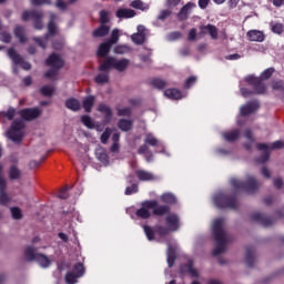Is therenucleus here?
<instances>
[{"instance_id": "obj_11", "label": "nucleus", "mask_w": 284, "mask_h": 284, "mask_svg": "<svg viewBox=\"0 0 284 284\" xmlns=\"http://www.w3.org/2000/svg\"><path fill=\"white\" fill-rule=\"evenodd\" d=\"M8 57L13 61L16 65H21L22 70H32V64L30 62L24 61L23 57L14 50V48L8 49Z\"/></svg>"}, {"instance_id": "obj_28", "label": "nucleus", "mask_w": 284, "mask_h": 284, "mask_svg": "<svg viewBox=\"0 0 284 284\" xmlns=\"http://www.w3.org/2000/svg\"><path fill=\"white\" fill-rule=\"evenodd\" d=\"M118 128L121 132H130L134 128V121L128 119H120L118 121Z\"/></svg>"}, {"instance_id": "obj_26", "label": "nucleus", "mask_w": 284, "mask_h": 284, "mask_svg": "<svg viewBox=\"0 0 284 284\" xmlns=\"http://www.w3.org/2000/svg\"><path fill=\"white\" fill-rule=\"evenodd\" d=\"M248 41H257L258 43H263L265 41V33L258 30H251L247 32Z\"/></svg>"}, {"instance_id": "obj_44", "label": "nucleus", "mask_w": 284, "mask_h": 284, "mask_svg": "<svg viewBox=\"0 0 284 284\" xmlns=\"http://www.w3.org/2000/svg\"><path fill=\"white\" fill-rule=\"evenodd\" d=\"M272 90L276 92H282L284 94V81L283 80H275L271 84Z\"/></svg>"}, {"instance_id": "obj_13", "label": "nucleus", "mask_w": 284, "mask_h": 284, "mask_svg": "<svg viewBox=\"0 0 284 284\" xmlns=\"http://www.w3.org/2000/svg\"><path fill=\"white\" fill-rule=\"evenodd\" d=\"M258 108H261V104L257 100L248 101L240 108V114L241 116H250L251 114H254Z\"/></svg>"}, {"instance_id": "obj_39", "label": "nucleus", "mask_w": 284, "mask_h": 284, "mask_svg": "<svg viewBox=\"0 0 284 284\" xmlns=\"http://www.w3.org/2000/svg\"><path fill=\"white\" fill-rule=\"evenodd\" d=\"M162 203H165L164 205H174L176 203V195L172 193H164L161 195Z\"/></svg>"}, {"instance_id": "obj_45", "label": "nucleus", "mask_w": 284, "mask_h": 284, "mask_svg": "<svg viewBox=\"0 0 284 284\" xmlns=\"http://www.w3.org/2000/svg\"><path fill=\"white\" fill-rule=\"evenodd\" d=\"M144 143H146V145H151L152 148H156L159 145V140L154 138L152 133H149L144 139Z\"/></svg>"}, {"instance_id": "obj_23", "label": "nucleus", "mask_w": 284, "mask_h": 284, "mask_svg": "<svg viewBox=\"0 0 284 284\" xmlns=\"http://www.w3.org/2000/svg\"><path fill=\"white\" fill-rule=\"evenodd\" d=\"M110 50H112V45L108 41H105L99 45L97 54L105 61L108 58H110Z\"/></svg>"}, {"instance_id": "obj_21", "label": "nucleus", "mask_w": 284, "mask_h": 284, "mask_svg": "<svg viewBox=\"0 0 284 284\" xmlns=\"http://www.w3.org/2000/svg\"><path fill=\"white\" fill-rule=\"evenodd\" d=\"M192 8H194L193 2H187L185 6H183L178 13L179 21H186L192 12Z\"/></svg>"}, {"instance_id": "obj_25", "label": "nucleus", "mask_w": 284, "mask_h": 284, "mask_svg": "<svg viewBox=\"0 0 284 284\" xmlns=\"http://www.w3.org/2000/svg\"><path fill=\"white\" fill-rule=\"evenodd\" d=\"M115 17H118V19H133V17H136V11L133 9L120 8L116 10Z\"/></svg>"}, {"instance_id": "obj_63", "label": "nucleus", "mask_w": 284, "mask_h": 284, "mask_svg": "<svg viewBox=\"0 0 284 284\" xmlns=\"http://www.w3.org/2000/svg\"><path fill=\"white\" fill-rule=\"evenodd\" d=\"M194 83H196V77L191 75L190 78L186 79L185 83H184V88L185 90H190V88L192 85H194Z\"/></svg>"}, {"instance_id": "obj_24", "label": "nucleus", "mask_w": 284, "mask_h": 284, "mask_svg": "<svg viewBox=\"0 0 284 284\" xmlns=\"http://www.w3.org/2000/svg\"><path fill=\"white\" fill-rule=\"evenodd\" d=\"M98 112L104 114V123H110L112 121V109L108 104L100 103L98 105Z\"/></svg>"}, {"instance_id": "obj_64", "label": "nucleus", "mask_w": 284, "mask_h": 284, "mask_svg": "<svg viewBox=\"0 0 284 284\" xmlns=\"http://www.w3.org/2000/svg\"><path fill=\"white\" fill-rule=\"evenodd\" d=\"M57 74H59V70L54 69V68H51L50 70H48L45 73H44V77L47 79H54V77H57Z\"/></svg>"}, {"instance_id": "obj_16", "label": "nucleus", "mask_w": 284, "mask_h": 284, "mask_svg": "<svg viewBox=\"0 0 284 284\" xmlns=\"http://www.w3.org/2000/svg\"><path fill=\"white\" fill-rule=\"evenodd\" d=\"M126 183H129L130 186H126L124 191L125 196H132V194H136L139 192V183H136L134 174H129L126 176Z\"/></svg>"}, {"instance_id": "obj_50", "label": "nucleus", "mask_w": 284, "mask_h": 284, "mask_svg": "<svg viewBox=\"0 0 284 284\" xmlns=\"http://www.w3.org/2000/svg\"><path fill=\"white\" fill-rule=\"evenodd\" d=\"M10 210L12 219H14L16 221H21V219H23V213L21 212V209L13 206Z\"/></svg>"}, {"instance_id": "obj_20", "label": "nucleus", "mask_w": 284, "mask_h": 284, "mask_svg": "<svg viewBox=\"0 0 284 284\" xmlns=\"http://www.w3.org/2000/svg\"><path fill=\"white\" fill-rule=\"evenodd\" d=\"M200 34H210L214 40L219 39V29L214 24H206L200 27Z\"/></svg>"}, {"instance_id": "obj_33", "label": "nucleus", "mask_w": 284, "mask_h": 284, "mask_svg": "<svg viewBox=\"0 0 284 284\" xmlns=\"http://www.w3.org/2000/svg\"><path fill=\"white\" fill-rule=\"evenodd\" d=\"M95 156L98 161H101L103 165H108L110 163V158L108 156V151L105 149L100 148L95 150Z\"/></svg>"}, {"instance_id": "obj_36", "label": "nucleus", "mask_w": 284, "mask_h": 284, "mask_svg": "<svg viewBox=\"0 0 284 284\" xmlns=\"http://www.w3.org/2000/svg\"><path fill=\"white\" fill-rule=\"evenodd\" d=\"M94 101H97V98L94 95H88L82 101V108L85 112H92V108H94Z\"/></svg>"}, {"instance_id": "obj_49", "label": "nucleus", "mask_w": 284, "mask_h": 284, "mask_svg": "<svg viewBox=\"0 0 284 284\" xmlns=\"http://www.w3.org/2000/svg\"><path fill=\"white\" fill-rule=\"evenodd\" d=\"M118 116H132V108L125 106L123 109L116 108Z\"/></svg>"}, {"instance_id": "obj_40", "label": "nucleus", "mask_w": 284, "mask_h": 284, "mask_svg": "<svg viewBox=\"0 0 284 284\" xmlns=\"http://www.w3.org/2000/svg\"><path fill=\"white\" fill-rule=\"evenodd\" d=\"M81 123H83V125H85V128H88L89 130H94V128H97L94 125V120H92L90 115H82Z\"/></svg>"}, {"instance_id": "obj_22", "label": "nucleus", "mask_w": 284, "mask_h": 284, "mask_svg": "<svg viewBox=\"0 0 284 284\" xmlns=\"http://www.w3.org/2000/svg\"><path fill=\"white\" fill-rule=\"evenodd\" d=\"M13 34L19 43H28V37H26V27L17 24L13 29Z\"/></svg>"}, {"instance_id": "obj_14", "label": "nucleus", "mask_w": 284, "mask_h": 284, "mask_svg": "<svg viewBox=\"0 0 284 284\" xmlns=\"http://www.w3.org/2000/svg\"><path fill=\"white\" fill-rule=\"evenodd\" d=\"M180 274H189L191 278H199V271L194 268V261L189 260L185 264H181Z\"/></svg>"}, {"instance_id": "obj_5", "label": "nucleus", "mask_w": 284, "mask_h": 284, "mask_svg": "<svg viewBox=\"0 0 284 284\" xmlns=\"http://www.w3.org/2000/svg\"><path fill=\"white\" fill-rule=\"evenodd\" d=\"M213 203L219 210H239L240 205L236 195H227L225 193L214 195Z\"/></svg>"}, {"instance_id": "obj_51", "label": "nucleus", "mask_w": 284, "mask_h": 284, "mask_svg": "<svg viewBox=\"0 0 284 284\" xmlns=\"http://www.w3.org/2000/svg\"><path fill=\"white\" fill-rule=\"evenodd\" d=\"M40 94H42V97H52L54 94V88L44 85L40 89Z\"/></svg>"}, {"instance_id": "obj_42", "label": "nucleus", "mask_w": 284, "mask_h": 284, "mask_svg": "<svg viewBox=\"0 0 284 284\" xmlns=\"http://www.w3.org/2000/svg\"><path fill=\"white\" fill-rule=\"evenodd\" d=\"M131 41H133L135 45H143L145 43V36L141 33H133L131 36Z\"/></svg>"}, {"instance_id": "obj_56", "label": "nucleus", "mask_w": 284, "mask_h": 284, "mask_svg": "<svg viewBox=\"0 0 284 284\" xmlns=\"http://www.w3.org/2000/svg\"><path fill=\"white\" fill-rule=\"evenodd\" d=\"M111 45H115V43H119V29H114L111 32V37L109 40H106Z\"/></svg>"}, {"instance_id": "obj_60", "label": "nucleus", "mask_w": 284, "mask_h": 284, "mask_svg": "<svg viewBox=\"0 0 284 284\" xmlns=\"http://www.w3.org/2000/svg\"><path fill=\"white\" fill-rule=\"evenodd\" d=\"M272 32L274 34H283L284 33V27L283 23H275L272 26Z\"/></svg>"}, {"instance_id": "obj_52", "label": "nucleus", "mask_w": 284, "mask_h": 284, "mask_svg": "<svg viewBox=\"0 0 284 284\" xmlns=\"http://www.w3.org/2000/svg\"><path fill=\"white\" fill-rule=\"evenodd\" d=\"M274 72H276V69L274 68H268L266 70H264L261 75H260V79L262 81H267V79H270L272 77V74H274Z\"/></svg>"}, {"instance_id": "obj_59", "label": "nucleus", "mask_w": 284, "mask_h": 284, "mask_svg": "<svg viewBox=\"0 0 284 284\" xmlns=\"http://www.w3.org/2000/svg\"><path fill=\"white\" fill-rule=\"evenodd\" d=\"M8 203H10L8 193H6V190H0V205H8Z\"/></svg>"}, {"instance_id": "obj_9", "label": "nucleus", "mask_w": 284, "mask_h": 284, "mask_svg": "<svg viewBox=\"0 0 284 284\" xmlns=\"http://www.w3.org/2000/svg\"><path fill=\"white\" fill-rule=\"evenodd\" d=\"M21 19L24 23L32 19L34 30H43V11L36 9L24 10L21 14Z\"/></svg>"}, {"instance_id": "obj_4", "label": "nucleus", "mask_w": 284, "mask_h": 284, "mask_svg": "<svg viewBox=\"0 0 284 284\" xmlns=\"http://www.w3.org/2000/svg\"><path fill=\"white\" fill-rule=\"evenodd\" d=\"M256 148L260 152H262V154L255 158V163L258 165H265V163L270 161V150H283L284 141L277 140L272 142L270 145L266 143H257Z\"/></svg>"}, {"instance_id": "obj_10", "label": "nucleus", "mask_w": 284, "mask_h": 284, "mask_svg": "<svg viewBox=\"0 0 284 284\" xmlns=\"http://www.w3.org/2000/svg\"><path fill=\"white\" fill-rule=\"evenodd\" d=\"M18 114L20 115V118L22 119V121H34V119H39V116H41L42 111L39 108H27V109H21L20 111H18Z\"/></svg>"}, {"instance_id": "obj_18", "label": "nucleus", "mask_w": 284, "mask_h": 284, "mask_svg": "<svg viewBox=\"0 0 284 284\" xmlns=\"http://www.w3.org/2000/svg\"><path fill=\"white\" fill-rule=\"evenodd\" d=\"M179 215L174 213L170 214V212L166 214L165 223L171 232H176L179 230Z\"/></svg>"}, {"instance_id": "obj_17", "label": "nucleus", "mask_w": 284, "mask_h": 284, "mask_svg": "<svg viewBox=\"0 0 284 284\" xmlns=\"http://www.w3.org/2000/svg\"><path fill=\"white\" fill-rule=\"evenodd\" d=\"M251 220L255 223H260V225H263V227H270V225H274L273 219L265 216L261 213L251 214Z\"/></svg>"}, {"instance_id": "obj_46", "label": "nucleus", "mask_w": 284, "mask_h": 284, "mask_svg": "<svg viewBox=\"0 0 284 284\" xmlns=\"http://www.w3.org/2000/svg\"><path fill=\"white\" fill-rule=\"evenodd\" d=\"M143 230H144V233H145V236H146L148 241H154V236L156 234L155 229H152L151 226L144 225Z\"/></svg>"}, {"instance_id": "obj_58", "label": "nucleus", "mask_w": 284, "mask_h": 284, "mask_svg": "<svg viewBox=\"0 0 284 284\" xmlns=\"http://www.w3.org/2000/svg\"><path fill=\"white\" fill-rule=\"evenodd\" d=\"M182 37L183 34L181 33V31H173L166 36V39L169 41H179V39H181Z\"/></svg>"}, {"instance_id": "obj_1", "label": "nucleus", "mask_w": 284, "mask_h": 284, "mask_svg": "<svg viewBox=\"0 0 284 284\" xmlns=\"http://www.w3.org/2000/svg\"><path fill=\"white\" fill-rule=\"evenodd\" d=\"M130 65V60L121 59L118 60L114 57L106 58L102 63H100L98 70L101 73L94 78L98 85H104V83H110V71L116 70L118 72H125Z\"/></svg>"}, {"instance_id": "obj_34", "label": "nucleus", "mask_w": 284, "mask_h": 284, "mask_svg": "<svg viewBox=\"0 0 284 284\" xmlns=\"http://www.w3.org/2000/svg\"><path fill=\"white\" fill-rule=\"evenodd\" d=\"M40 253H37V248L33 246H28L24 251V258L29 263H32V261H37V256H39Z\"/></svg>"}, {"instance_id": "obj_57", "label": "nucleus", "mask_w": 284, "mask_h": 284, "mask_svg": "<svg viewBox=\"0 0 284 284\" xmlns=\"http://www.w3.org/2000/svg\"><path fill=\"white\" fill-rule=\"evenodd\" d=\"M0 41H2V43H10L12 41V34L8 31L0 32Z\"/></svg>"}, {"instance_id": "obj_35", "label": "nucleus", "mask_w": 284, "mask_h": 284, "mask_svg": "<svg viewBox=\"0 0 284 284\" xmlns=\"http://www.w3.org/2000/svg\"><path fill=\"white\" fill-rule=\"evenodd\" d=\"M166 261L169 267H174V263L176 262V251L170 244L166 251Z\"/></svg>"}, {"instance_id": "obj_37", "label": "nucleus", "mask_w": 284, "mask_h": 284, "mask_svg": "<svg viewBox=\"0 0 284 284\" xmlns=\"http://www.w3.org/2000/svg\"><path fill=\"white\" fill-rule=\"evenodd\" d=\"M135 175L139 181H154V174L145 170H136Z\"/></svg>"}, {"instance_id": "obj_62", "label": "nucleus", "mask_w": 284, "mask_h": 284, "mask_svg": "<svg viewBox=\"0 0 284 284\" xmlns=\"http://www.w3.org/2000/svg\"><path fill=\"white\" fill-rule=\"evenodd\" d=\"M170 14H172V11L165 9L160 11L159 16H158V21H165V19H168V17H170Z\"/></svg>"}, {"instance_id": "obj_8", "label": "nucleus", "mask_w": 284, "mask_h": 284, "mask_svg": "<svg viewBox=\"0 0 284 284\" xmlns=\"http://www.w3.org/2000/svg\"><path fill=\"white\" fill-rule=\"evenodd\" d=\"M26 120L16 119L11 123L10 130L7 131V136L13 143H21L23 141V134H21V130H26Z\"/></svg>"}, {"instance_id": "obj_7", "label": "nucleus", "mask_w": 284, "mask_h": 284, "mask_svg": "<svg viewBox=\"0 0 284 284\" xmlns=\"http://www.w3.org/2000/svg\"><path fill=\"white\" fill-rule=\"evenodd\" d=\"M57 19V16L54 13H51L50 21L47 26L48 33L44 34L43 38L33 37L34 43L39 45V48H42V50H45L48 48V41H50V37H54L57 34V22L54 20Z\"/></svg>"}, {"instance_id": "obj_27", "label": "nucleus", "mask_w": 284, "mask_h": 284, "mask_svg": "<svg viewBox=\"0 0 284 284\" xmlns=\"http://www.w3.org/2000/svg\"><path fill=\"white\" fill-rule=\"evenodd\" d=\"M65 108L71 112H79L81 110V102L75 98H69L65 101Z\"/></svg>"}, {"instance_id": "obj_38", "label": "nucleus", "mask_w": 284, "mask_h": 284, "mask_svg": "<svg viewBox=\"0 0 284 284\" xmlns=\"http://www.w3.org/2000/svg\"><path fill=\"white\" fill-rule=\"evenodd\" d=\"M10 181H19L21 179V170L18 165L12 164L9 169Z\"/></svg>"}, {"instance_id": "obj_54", "label": "nucleus", "mask_w": 284, "mask_h": 284, "mask_svg": "<svg viewBox=\"0 0 284 284\" xmlns=\"http://www.w3.org/2000/svg\"><path fill=\"white\" fill-rule=\"evenodd\" d=\"M170 229L162 226V225H156L155 226V234H159V236H168L170 234Z\"/></svg>"}, {"instance_id": "obj_12", "label": "nucleus", "mask_w": 284, "mask_h": 284, "mask_svg": "<svg viewBox=\"0 0 284 284\" xmlns=\"http://www.w3.org/2000/svg\"><path fill=\"white\" fill-rule=\"evenodd\" d=\"M245 81L248 83V85L253 87V92L255 94H265L267 87L265 85V82H263L261 78L250 75L245 79Z\"/></svg>"}, {"instance_id": "obj_43", "label": "nucleus", "mask_w": 284, "mask_h": 284, "mask_svg": "<svg viewBox=\"0 0 284 284\" xmlns=\"http://www.w3.org/2000/svg\"><path fill=\"white\" fill-rule=\"evenodd\" d=\"M72 272H74V274L81 278V276L85 274V266H83V263L81 262L75 263Z\"/></svg>"}, {"instance_id": "obj_61", "label": "nucleus", "mask_w": 284, "mask_h": 284, "mask_svg": "<svg viewBox=\"0 0 284 284\" xmlns=\"http://www.w3.org/2000/svg\"><path fill=\"white\" fill-rule=\"evenodd\" d=\"M130 48H128V45L119 44L114 47L113 51L115 52V54H125V52H128Z\"/></svg>"}, {"instance_id": "obj_2", "label": "nucleus", "mask_w": 284, "mask_h": 284, "mask_svg": "<svg viewBox=\"0 0 284 284\" xmlns=\"http://www.w3.org/2000/svg\"><path fill=\"white\" fill-rule=\"evenodd\" d=\"M225 220L219 217L213 222V236L215 241V247L212 252L214 256H221L225 253V246L227 245L229 236L225 231Z\"/></svg>"}, {"instance_id": "obj_15", "label": "nucleus", "mask_w": 284, "mask_h": 284, "mask_svg": "<svg viewBox=\"0 0 284 284\" xmlns=\"http://www.w3.org/2000/svg\"><path fill=\"white\" fill-rule=\"evenodd\" d=\"M45 65H48L49 68H53L55 70H61V68H63V65H65V62L63 61L61 55H59L57 53H52L45 60Z\"/></svg>"}, {"instance_id": "obj_6", "label": "nucleus", "mask_w": 284, "mask_h": 284, "mask_svg": "<svg viewBox=\"0 0 284 284\" xmlns=\"http://www.w3.org/2000/svg\"><path fill=\"white\" fill-rule=\"evenodd\" d=\"M231 185L239 192H246V194H254L258 190V182H256V178L248 176L246 181H241L235 178L231 179Z\"/></svg>"}, {"instance_id": "obj_55", "label": "nucleus", "mask_w": 284, "mask_h": 284, "mask_svg": "<svg viewBox=\"0 0 284 284\" xmlns=\"http://www.w3.org/2000/svg\"><path fill=\"white\" fill-rule=\"evenodd\" d=\"M80 278L78 277L73 271H69L67 274H65V282L68 284H75L77 283V280Z\"/></svg>"}, {"instance_id": "obj_31", "label": "nucleus", "mask_w": 284, "mask_h": 284, "mask_svg": "<svg viewBox=\"0 0 284 284\" xmlns=\"http://www.w3.org/2000/svg\"><path fill=\"white\" fill-rule=\"evenodd\" d=\"M241 136V130L235 129L231 132L223 133V139L227 141V143H234V141H239Z\"/></svg>"}, {"instance_id": "obj_47", "label": "nucleus", "mask_w": 284, "mask_h": 284, "mask_svg": "<svg viewBox=\"0 0 284 284\" xmlns=\"http://www.w3.org/2000/svg\"><path fill=\"white\" fill-rule=\"evenodd\" d=\"M110 23V13L105 10L100 11V24L108 26Z\"/></svg>"}, {"instance_id": "obj_30", "label": "nucleus", "mask_w": 284, "mask_h": 284, "mask_svg": "<svg viewBox=\"0 0 284 284\" xmlns=\"http://www.w3.org/2000/svg\"><path fill=\"white\" fill-rule=\"evenodd\" d=\"M164 95H166L168 99H172L173 101L183 99V93L179 89H166L164 91Z\"/></svg>"}, {"instance_id": "obj_53", "label": "nucleus", "mask_w": 284, "mask_h": 284, "mask_svg": "<svg viewBox=\"0 0 284 284\" xmlns=\"http://www.w3.org/2000/svg\"><path fill=\"white\" fill-rule=\"evenodd\" d=\"M8 121H14V116H17V109L9 106L7 112L2 113Z\"/></svg>"}, {"instance_id": "obj_19", "label": "nucleus", "mask_w": 284, "mask_h": 284, "mask_svg": "<svg viewBox=\"0 0 284 284\" xmlns=\"http://www.w3.org/2000/svg\"><path fill=\"white\" fill-rule=\"evenodd\" d=\"M255 254L256 248L254 246H246L244 261L247 267H254V263L256 261Z\"/></svg>"}, {"instance_id": "obj_41", "label": "nucleus", "mask_w": 284, "mask_h": 284, "mask_svg": "<svg viewBox=\"0 0 284 284\" xmlns=\"http://www.w3.org/2000/svg\"><path fill=\"white\" fill-rule=\"evenodd\" d=\"M151 84L153 85V88H156V90H163L168 85V82L163 79L154 78L151 81Z\"/></svg>"}, {"instance_id": "obj_32", "label": "nucleus", "mask_w": 284, "mask_h": 284, "mask_svg": "<svg viewBox=\"0 0 284 284\" xmlns=\"http://www.w3.org/2000/svg\"><path fill=\"white\" fill-rule=\"evenodd\" d=\"M36 263H38V265H40V267H42L43 270H47V267H50L52 265V261H50L47 255L41 253L37 255Z\"/></svg>"}, {"instance_id": "obj_29", "label": "nucleus", "mask_w": 284, "mask_h": 284, "mask_svg": "<svg viewBox=\"0 0 284 284\" xmlns=\"http://www.w3.org/2000/svg\"><path fill=\"white\" fill-rule=\"evenodd\" d=\"M110 34V26L100 24L98 29L93 31L94 39H101V37H108Z\"/></svg>"}, {"instance_id": "obj_3", "label": "nucleus", "mask_w": 284, "mask_h": 284, "mask_svg": "<svg viewBox=\"0 0 284 284\" xmlns=\"http://www.w3.org/2000/svg\"><path fill=\"white\" fill-rule=\"evenodd\" d=\"M170 205L159 204L156 200H146L142 202V206L135 212V215L138 219L148 220L152 214L153 216H165V214H170Z\"/></svg>"}, {"instance_id": "obj_48", "label": "nucleus", "mask_w": 284, "mask_h": 284, "mask_svg": "<svg viewBox=\"0 0 284 284\" xmlns=\"http://www.w3.org/2000/svg\"><path fill=\"white\" fill-rule=\"evenodd\" d=\"M110 136H112V129L106 128L100 136L101 143H103V145L108 144V141L110 140Z\"/></svg>"}]
</instances>
